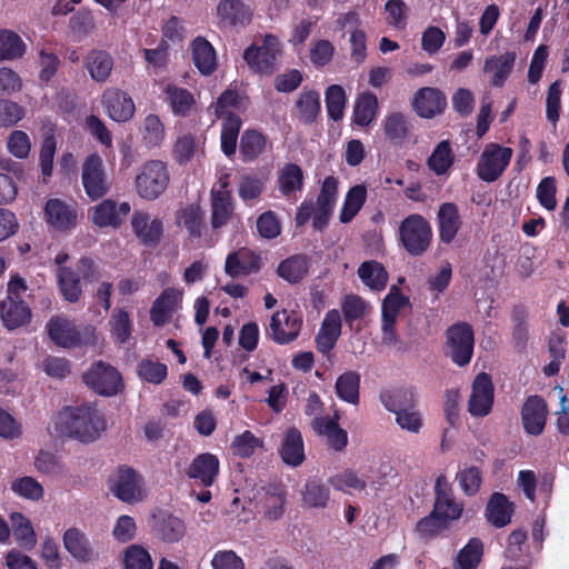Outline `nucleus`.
Listing matches in <instances>:
<instances>
[{"label": "nucleus", "instance_id": "14", "mask_svg": "<svg viewBox=\"0 0 569 569\" xmlns=\"http://www.w3.org/2000/svg\"><path fill=\"white\" fill-rule=\"evenodd\" d=\"M548 408L545 400L538 396H530L521 410L522 425L527 433L540 435L546 426Z\"/></svg>", "mask_w": 569, "mask_h": 569}, {"label": "nucleus", "instance_id": "3", "mask_svg": "<svg viewBox=\"0 0 569 569\" xmlns=\"http://www.w3.org/2000/svg\"><path fill=\"white\" fill-rule=\"evenodd\" d=\"M82 380L89 389L103 397L116 396L123 389L120 372L101 360L93 362L82 373Z\"/></svg>", "mask_w": 569, "mask_h": 569}, {"label": "nucleus", "instance_id": "40", "mask_svg": "<svg viewBox=\"0 0 569 569\" xmlns=\"http://www.w3.org/2000/svg\"><path fill=\"white\" fill-rule=\"evenodd\" d=\"M329 497V488L316 479L308 480L301 489L302 503L308 508H325Z\"/></svg>", "mask_w": 569, "mask_h": 569}, {"label": "nucleus", "instance_id": "46", "mask_svg": "<svg viewBox=\"0 0 569 569\" xmlns=\"http://www.w3.org/2000/svg\"><path fill=\"white\" fill-rule=\"evenodd\" d=\"M266 148V138L256 130H247L240 140V153L244 161L257 159Z\"/></svg>", "mask_w": 569, "mask_h": 569}, {"label": "nucleus", "instance_id": "6", "mask_svg": "<svg viewBox=\"0 0 569 569\" xmlns=\"http://www.w3.org/2000/svg\"><path fill=\"white\" fill-rule=\"evenodd\" d=\"M513 151L509 147L489 143L485 147L477 163V174L486 182L498 180L508 167Z\"/></svg>", "mask_w": 569, "mask_h": 569}, {"label": "nucleus", "instance_id": "62", "mask_svg": "<svg viewBox=\"0 0 569 569\" xmlns=\"http://www.w3.org/2000/svg\"><path fill=\"white\" fill-rule=\"evenodd\" d=\"M260 447H262V441L251 431L242 432L232 441L234 453L242 458H249L254 453L256 449Z\"/></svg>", "mask_w": 569, "mask_h": 569}, {"label": "nucleus", "instance_id": "33", "mask_svg": "<svg viewBox=\"0 0 569 569\" xmlns=\"http://www.w3.org/2000/svg\"><path fill=\"white\" fill-rule=\"evenodd\" d=\"M303 186V172L298 164L287 163L279 170L278 187L287 199L297 198V192L301 191Z\"/></svg>", "mask_w": 569, "mask_h": 569}, {"label": "nucleus", "instance_id": "54", "mask_svg": "<svg viewBox=\"0 0 569 569\" xmlns=\"http://www.w3.org/2000/svg\"><path fill=\"white\" fill-rule=\"evenodd\" d=\"M138 376L153 385L161 383L168 375V368L164 363L153 359H142L137 368Z\"/></svg>", "mask_w": 569, "mask_h": 569}, {"label": "nucleus", "instance_id": "44", "mask_svg": "<svg viewBox=\"0 0 569 569\" xmlns=\"http://www.w3.org/2000/svg\"><path fill=\"white\" fill-rule=\"evenodd\" d=\"M382 127L387 139L391 141H402L411 129L408 118L401 112L388 113L382 121Z\"/></svg>", "mask_w": 569, "mask_h": 569}, {"label": "nucleus", "instance_id": "34", "mask_svg": "<svg viewBox=\"0 0 569 569\" xmlns=\"http://www.w3.org/2000/svg\"><path fill=\"white\" fill-rule=\"evenodd\" d=\"M513 509L508 498L500 492H495L486 509L488 521L493 526L501 528L511 521Z\"/></svg>", "mask_w": 569, "mask_h": 569}, {"label": "nucleus", "instance_id": "21", "mask_svg": "<svg viewBox=\"0 0 569 569\" xmlns=\"http://www.w3.org/2000/svg\"><path fill=\"white\" fill-rule=\"evenodd\" d=\"M252 8L242 0H220L217 17L226 26H246L252 20Z\"/></svg>", "mask_w": 569, "mask_h": 569}, {"label": "nucleus", "instance_id": "19", "mask_svg": "<svg viewBox=\"0 0 569 569\" xmlns=\"http://www.w3.org/2000/svg\"><path fill=\"white\" fill-rule=\"evenodd\" d=\"M259 269V257L248 248L232 251L226 258L224 271L231 278L249 276Z\"/></svg>", "mask_w": 569, "mask_h": 569}, {"label": "nucleus", "instance_id": "36", "mask_svg": "<svg viewBox=\"0 0 569 569\" xmlns=\"http://www.w3.org/2000/svg\"><path fill=\"white\" fill-rule=\"evenodd\" d=\"M27 46L21 37L7 29H0V62L21 59Z\"/></svg>", "mask_w": 569, "mask_h": 569}, {"label": "nucleus", "instance_id": "52", "mask_svg": "<svg viewBox=\"0 0 569 569\" xmlns=\"http://www.w3.org/2000/svg\"><path fill=\"white\" fill-rule=\"evenodd\" d=\"M389 411L396 415V422L402 429L418 433L422 427L420 412L413 407L401 410L398 405H390Z\"/></svg>", "mask_w": 569, "mask_h": 569}, {"label": "nucleus", "instance_id": "5", "mask_svg": "<svg viewBox=\"0 0 569 569\" xmlns=\"http://www.w3.org/2000/svg\"><path fill=\"white\" fill-rule=\"evenodd\" d=\"M169 183V172L164 162L150 160L144 162L136 178L138 194L147 200L158 198Z\"/></svg>", "mask_w": 569, "mask_h": 569}, {"label": "nucleus", "instance_id": "18", "mask_svg": "<svg viewBox=\"0 0 569 569\" xmlns=\"http://www.w3.org/2000/svg\"><path fill=\"white\" fill-rule=\"evenodd\" d=\"M66 550L78 561L89 562L98 557V553L87 535L79 528L72 527L63 533Z\"/></svg>", "mask_w": 569, "mask_h": 569}, {"label": "nucleus", "instance_id": "20", "mask_svg": "<svg viewBox=\"0 0 569 569\" xmlns=\"http://www.w3.org/2000/svg\"><path fill=\"white\" fill-rule=\"evenodd\" d=\"M102 103L109 117L117 122L127 121L132 118L134 113L132 99L119 89H107L102 96Z\"/></svg>", "mask_w": 569, "mask_h": 569}, {"label": "nucleus", "instance_id": "27", "mask_svg": "<svg viewBox=\"0 0 569 569\" xmlns=\"http://www.w3.org/2000/svg\"><path fill=\"white\" fill-rule=\"evenodd\" d=\"M279 452L287 466L298 467L305 461L303 439L297 428H290L284 432Z\"/></svg>", "mask_w": 569, "mask_h": 569}, {"label": "nucleus", "instance_id": "32", "mask_svg": "<svg viewBox=\"0 0 569 569\" xmlns=\"http://www.w3.org/2000/svg\"><path fill=\"white\" fill-rule=\"evenodd\" d=\"M437 218L440 240L445 243H450L461 226L457 206L451 202L441 204Z\"/></svg>", "mask_w": 569, "mask_h": 569}, {"label": "nucleus", "instance_id": "31", "mask_svg": "<svg viewBox=\"0 0 569 569\" xmlns=\"http://www.w3.org/2000/svg\"><path fill=\"white\" fill-rule=\"evenodd\" d=\"M112 56L104 50H92L84 59V67L96 82H106L113 69Z\"/></svg>", "mask_w": 569, "mask_h": 569}, {"label": "nucleus", "instance_id": "23", "mask_svg": "<svg viewBox=\"0 0 569 569\" xmlns=\"http://www.w3.org/2000/svg\"><path fill=\"white\" fill-rule=\"evenodd\" d=\"M341 327L340 312L337 309L329 310L322 320L316 339L318 350L321 353L326 355L335 347L340 337Z\"/></svg>", "mask_w": 569, "mask_h": 569}, {"label": "nucleus", "instance_id": "48", "mask_svg": "<svg viewBox=\"0 0 569 569\" xmlns=\"http://www.w3.org/2000/svg\"><path fill=\"white\" fill-rule=\"evenodd\" d=\"M453 163V154L450 142L443 140L437 144L428 159L429 168L437 174H443Z\"/></svg>", "mask_w": 569, "mask_h": 569}, {"label": "nucleus", "instance_id": "57", "mask_svg": "<svg viewBox=\"0 0 569 569\" xmlns=\"http://www.w3.org/2000/svg\"><path fill=\"white\" fill-rule=\"evenodd\" d=\"M341 308L346 321L350 325L352 321L363 318L370 309L369 305L356 295L347 296L342 301Z\"/></svg>", "mask_w": 569, "mask_h": 569}, {"label": "nucleus", "instance_id": "58", "mask_svg": "<svg viewBox=\"0 0 569 569\" xmlns=\"http://www.w3.org/2000/svg\"><path fill=\"white\" fill-rule=\"evenodd\" d=\"M329 483L340 491L349 492L351 490L362 491L366 489V481L358 477L351 470H346L339 475H336L329 479Z\"/></svg>", "mask_w": 569, "mask_h": 569}, {"label": "nucleus", "instance_id": "7", "mask_svg": "<svg viewBox=\"0 0 569 569\" xmlns=\"http://www.w3.org/2000/svg\"><path fill=\"white\" fill-rule=\"evenodd\" d=\"M81 181L86 194L91 200L100 199L108 193L111 183L103 160L98 153H91L84 159L81 167Z\"/></svg>", "mask_w": 569, "mask_h": 569}, {"label": "nucleus", "instance_id": "12", "mask_svg": "<svg viewBox=\"0 0 569 569\" xmlns=\"http://www.w3.org/2000/svg\"><path fill=\"white\" fill-rule=\"evenodd\" d=\"M493 403V386L486 372L476 376L468 401V411L473 417H485L491 411Z\"/></svg>", "mask_w": 569, "mask_h": 569}, {"label": "nucleus", "instance_id": "29", "mask_svg": "<svg viewBox=\"0 0 569 569\" xmlns=\"http://www.w3.org/2000/svg\"><path fill=\"white\" fill-rule=\"evenodd\" d=\"M47 221L58 230H67L76 226L74 208L59 199H50L46 204Z\"/></svg>", "mask_w": 569, "mask_h": 569}, {"label": "nucleus", "instance_id": "8", "mask_svg": "<svg viewBox=\"0 0 569 569\" xmlns=\"http://www.w3.org/2000/svg\"><path fill=\"white\" fill-rule=\"evenodd\" d=\"M111 492L121 501L137 503L146 498L142 478L130 468H120L110 479Z\"/></svg>", "mask_w": 569, "mask_h": 569}, {"label": "nucleus", "instance_id": "9", "mask_svg": "<svg viewBox=\"0 0 569 569\" xmlns=\"http://www.w3.org/2000/svg\"><path fill=\"white\" fill-rule=\"evenodd\" d=\"M473 352V331L467 323H457L447 330V353L458 366L470 362Z\"/></svg>", "mask_w": 569, "mask_h": 569}, {"label": "nucleus", "instance_id": "10", "mask_svg": "<svg viewBox=\"0 0 569 569\" xmlns=\"http://www.w3.org/2000/svg\"><path fill=\"white\" fill-rule=\"evenodd\" d=\"M279 54V40L274 36L268 34L260 47H249L244 51L243 58L252 70L260 73H270Z\"/></svg>", "mask_w": 569, "mask_h": 569}, {"label": "nucleus", "instance_id": "45", "mask_svg": "<svg viewBox=\"0 0 569 569\" xmlns=\"http://www.w3.org/2000/svg\"><path fill=\"white\" fill-rule=\"evenodd\" d=\"M164 94L176 114H187L194 103L193 96L187 89L174 84L166 86Z\"/></svg>", "mask_w": 569, "mask_h": 569}, {"label": "nucleus", "instance_id": "35", "mask_svg": "<svg viewBox=\"0 0 569 569\" xmlns=\"http://www.w3.org/2000/svg\"><path fill=\"white\" fill-rule=\"evenodd\" d=\"M192 60L198 70L208 76L216 69V52L213 47L203 38H197L191 44Z\"/></svg>", "mask_w": 569, "mask_h": 569}, {"label": "nucleus", "instance_id": "25", "mask_svg": "<svg viewBox=\"0 0 569 569\" xmlns=\"http://www.w3.org/2000/svg\"><path fill=\"white\" fill-rule=\"evenodd\" d=\"M152 529L160 540L169 543L178 542L186 535L183 521L167 512H161L153 517Z\"/></svg>", "mask_w": 569, "mask_h": 569}, {"label": "nucleus", "instance_id": "42", "mask_svg": "<svg viewBox=\"0 0 569 569\" xmlns=\"http://www.w3.org/2000/svg\"><path fill=\"white\" fill-rule=\"evenodd\" d=\"M378 99L371 92L362 93L355 103L353 120L360 127L369 126L377 116Z\"/></svg>", "mask_w": 569, "mask_h": 569}, {"label": "nucleus", "instance_id": "22", "mask_svg": "<svg viewBox=\"0 0 569 569\" xmlns=\"http://www.w3.org/2000/svg\"><path fill=\"white\" fill-rule=\"evenodd\" d=\"M0 317L3 326L9 330H13L30 321L31 310L21 299L7 296L0 302Z\"/></svg>", "mask_w": 569, "mask_h": 569}, {"label": "nucleus", "instance_id": "28", "mask_svg": "<svg viewBox=\"0 0 569 569\" xmlns=\"http://www.w3.org/2000/svg\"><path fill=\"white\" fill-rule=\"evenodd\" d=\"M515 61V52H505L500 56L488 57L483 63V72L491 77L492 86L502 87L512 72Z\"/></svg>", "mask_w": 569, "mask_h": 569}, {"label": "nucleus", "instance_id": "59", "mask_svg": "<svg viewBox=\"0 0 569 569\" xmlns=\"http://www.w3.org/2000/svg\"><path fill=\"white\" fill-rule=\"evenodd\" d=\"M164 137L163 124L156 114H148L143 121L142 138L150 147L159 146Z\"/></svg>", "mask_w": 569, "mask_h": 569}, {"label": "nucleus", "instance_id": "11", "mask_svg": "<svg viewBox=\"0 0 569 569\" xmlns=\"http://www.w3.org/2000/svg\"><path fill=\"white\" fill-rule=\"evenodd\" d=\"M228 174L219 178L211 190V224L213 229L226 226L233 216V201L228 189Z\"/></svg>", "mask_w": 569, "mask_h": 569}, {"label": "nucleus", "instance_id": "43", "mask_svg": "<svg viewBox=\"0 0 569 569\" xmlns=\"http://www.w3.org/2000/svg\"><path fill=\"white\" fill-rule=\"evenodd\" d=\"M359 373L356 371H347L338 377L335 389L341 400L357 405L359 401Z\"/></svg>", "mask_w": 569, "mask_h": 569}, {"label": "nucleus", "instance_id": "53", "mask_svg": "<svg viewBox=\"0 0 569 569\" xmlns=\"http://www.w3.org/2000/svg\"><path fill=\"white\" fill-rule=\"evenodd\" d=\"M482 556V542L471 539L457 556L456 569H476Z\"/></svg>", "mask_w": 569, "mask_h": 569}, {"label": "nucleus", "instance_id": "4", "mask_svg": "<svg viewBox=\"0 0 569 569\" xmlns=\"http://www.w3.org/2000/svg\"><path fill=\"white\" fill-rule=\"evenodd\" d=\"M399 237L405 249L412 256H421L430 246L432 229L420 214L408 216L400 224Z\"/></svg>", "mask_w": 569, "mask_h": 569}, {"label": "nucleus", "instance_id": "30", "mask_svg": "<svg viewBox=\"0 0 569 569\" xmlns=\"http://www.w3.org/2000/svg\"><path fill=\"white\" fill-rule=\"evenodd\" d=\"M219 471V460L211 453H201L197 456L187 470V475L199 480L203 486L209 487L213 483Z\"/></svg>", "mask_w": 569, "mask_h": 569}, {"label": "nucleus", "instance_id": "47", "mask_svg": "<svg viewBox=\"0 0 569 569\" xmlns=\"http://www.w3.org/2000/svg\"><path fill=\"white\" fill-rule=\"evenodd\" d=\"M111 337L118 343H126L132 331L130 316L123 309H116L109 320Z\"/></svg>", "mask_w": 569, "mask_h": 569}, {"label": "nucleus", "instance_id": "55", "mask_svg": "<svg viewBox=\"0 0 569 569\" xmlns=\"http://www.w3.org/2000/svg\"><path fill=\"white\" fill-rule=\"evenodd\" d=\"M11 490L28 500L38 501L43 497V487L32 477L17 478L11 482Z\"/></svg>", "mask_w": 569, "mask_h": 569}, {"label": "nucleus", "instance_id": "39", "mask_svg": "<svg viewBox=\"0 0 569 569\" xmlns=\"http://www.w3.org/2000/svg\"><path fill=\"white\" fill-rule=\"evenodd\" d=\"M57 277L59 289L63 298L71 303L79 301L82 296V289L77 272L71 268L60 267Z\"/></svg>", "mask_w": 569, "mask_h": 569}, {"label": "nucleus", "instance_id": "61", "mask_svg": "<svg viewBox=\"0 0 569 569\" xmlns=\"http://www.w3.org/2000/svg\"><path fill=\"white\" fill-rule=\"evenodd\" d=\"M448 522L439 518L432 509L431 513L422 518L416 526L418 535L423 539H429L437 536L440 531L448 527Z\"/></svg>", "mask_w": 569, "mask_h": 569}, {"label": "nucleus", "instance_id": "24", "mask_svg": "<svg viewBox=\"0 0 569 569\" xmlns=\"http://www.w3.org/2000/svg\"><path fill=\"white\" fill-rule=\"evenodd\" d=\"M129 212L128 202L118 204L111 199H106L93 208L92 221L98 227H118Z\"/></svg>", "mask_w": 569, "mask_h": 569}, {"label": "nucleus", "instance_id": "13", "mask_svg": "<svg viewBox=\"0 0 569 569\" xmlns=\"http://www.w3.org/2000/svg\"><path fill=\"white\" fill-rule=\"evenodd\" d=\"M435 513L448 523L460 518L463 506L456 501L451 487L445 476H439L435 486Z\"/></svg>", "mask_w": 569, "mask_h": 569}, {"label": "nucleus", "instance_id": "51", "mask_svg": "<svg viewBox=\"0 0 569 569\" xmlns=\"http://www.w3.org/2000/svg\"><path fill=\"white\" fill-rule=\"evenodd\" d=\"M177 221L182 224L190 236L200 237L203 229V212L197 206H189L180 210L177 214Z\"/></svg>", "mask_w": 569, "mask_h": 569}, {"label": "nucleus", "instance_id": "64", "mask_svg": "<svg viewBox=\"0 0 569 569\" xmlns=\"http://www.w3.org/2000/svg\"><path fill=\"white\" fill-rule=\"evenodd\" d=\"M212 569H244L243 560L232 550L217 551L211 559Z\"/></svg>", "mask_w": 569, "mask_h": 569}, {"label": "nucleus", "instance_id": "26", "mask_svg": "<svg viewBox=\"0 0 569 569\" xmlns=\"http://www.w3.org/2000/svg\"><path fill=\"white\" fill-rule=\"evenodd\" d=\"M181 298V290L174 288L166 289L151 308L150 317L152 322L158 327L167 323L178 309Z\"/></svg>", "mask_w": 569, "mask_h": 569}, {"label": "nucleus", "instance_id": "2", "mask_svg": "<svg viewBox=\"0 0 569 569\" xmlns=\"http://www.w3.org/2000/svg\"><path fill=\"white\" fill-rule=\"evenodd\" d=\"M50 339L61 348H74L78 346H93L97 343L96 329L86 326L79 329L73 321L64 316H57L47 323Z\"/></svg>", "mask_w": 569, "mask_h": 569}, {"label": "nucleus", "instance_id": "49", "mask_svg": "<svg viewBox=\"0 0 569 569\" xmlns=\"http://www.w3.org/2000/svg\"><path fill=\"white\" fill-rule=\"evenodd\" d=\"M299 118L305 123H311L320 111V98L316 91H302L296 102Z\"/></svg>", "mask_w": 569, "mask_h": 569}, {"label": "nucleus", "instance_id": "56", "mask_svg": "<svg viewBox=\"0 0 569 569\" xmlns=\"http://www.w3.org/2000/svg\"><path fill=\"white\" fill-rule=\"evenodd\" d=\"M327 110L333 120H340L346 106V93L338 84L330 86L326 91Z\"/></svg>", "mask_w": 569, "mask_h": 569}, {"label": "nucleus", "instance_id": "60", "mask_svg": "<svg viewBox=\"0 0 569 569\" xmlns=\"http://www.w3.org/2000/svg\"><path fill=\"white\" fill-rule=\"evenodd\" d=\"M126 569H152L149 552L138 545L130 546L124 553Z\"/></svg>", "mask_w": 569, "mask_h": 569}, {"label": "nucleus", "instance_id": "38", "mask_svg": "<svg viewBox=\"0 0 569 569\" xmlns=\"http://www.w3.org/2000/svg\"><path fill=\"white\" fill-rule=\"evenodd\" d=\"M361 281L372 290H382L388 282V273L378 261H365L358 269Z\"/></svg>", "mask_w": 569, "mask_h": 569}, {"label": "nucleus", "instance_id": "15", "mask_svg": "<svg viewBox=\"0 0 569 569\" xmlns=\"http://www.w3.org/2000/svg\"><path fill=\"white\" fill-rule=\"evenodd\" d=\"M447 104L445 94L437 88L419 89L412 100V108L421 118H433L443 111Z\"/></svg>", "mask_w": 569, "mask_h": 569}, {"label": "nucleus", "instance_id": "41", "mask_svg": "<svg viewBox=\"0 0 569 569\" xmlns=\"http://www.w3.org/2000/svg\"><path fill=\"white\" fill-rule=\"evenodd\" d=\"M366 198L367 190L363 186L357 184L349 189L339 214L340 222L349 223L365 204Z\"/></svg>", "mask_w": 569, "mask_h": 569}, {"label": "nucleus", "instance_id": "1", "mask_svg": "<svg viewBox=\"0 0 569 569\" xmlns=\"http://www.w3.org/2000/svg\"><path fill=\"white\" fill-rule=\"evenodd\" d=\"M56 428L62 436L92 442L106 430V419L92 405L68 407L59 412Z\"/></svg>", "mask_w": 569, "mask_h": 569}, {"label": "nucleus", "instance_id": "16", "mask_svg": "<svg viewBox=\"0 0 569 569\" xmlns=\"http://www.w3.org/2000/svg\"><path fill=\"white\" fill-rule=\"evenodd\" d=\"M301 320L295 312L278 311L271 317L270 335L280 345L295 340L300 331Z\"/></svg>", "mask_w": 569, "mask_h": 569}, {"label": "nucleus", "instance_id": "50", "mask_svg": "<svg viewBox=\"0 0 569 569\" xmlns=\"http://www.w3.org/2000/svg\"><path fill=\"white\" fill-rule=\"evenodd\" d=\"M308 270L307 259L302 256H295L282 261L278 267V274L291 282L300 281Z\"/></svg>", "mask_w": 569, "mask_h": 569}, {"label": "nucleus", "instance_id": "17", "mask_svg": "<svg viewBox=\"0 0 569 569\" xmlns=\"http://www.w3.org/2000/svg\"><path fill=\"white\" fill-rule=\"evenodd\" d=\"M131 226L138 239L146 246H156L162 237V221L148 212H134Z\"/></svg>", "mask_w": 569, "mask_h": 569}, {"label": "nucleus", "instance_id": "37", "mask_svg": "<svg viewBox=\"0 0 569 569\" xmlns=\"http://www.w3.org/2000/svg\"><path fill=\"white\" fill-rule=\"evenodd\" d=\"M10 521L17 543L26 550H31L37 545V537L30 520L20 512H12Z\"/></svg>", "mask_w": 569, "mask_h": 569}, {"label": "nucleus", "instance_id": "63", "mask_svg": "<svg viewBox=\"0 0 569 569\" xmlns=\"http://www.w3.org/2000/svg\"><path fill=\"white\" fill-rule=\"evenodd\" d=\"M168 42L161 40L154 49H143V59L149 68L156 71L163 70L169 61Z\"/></svg>", "mask_w": 569, "mask_h": 569}]
</instances>
